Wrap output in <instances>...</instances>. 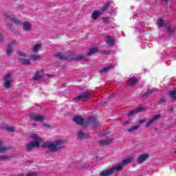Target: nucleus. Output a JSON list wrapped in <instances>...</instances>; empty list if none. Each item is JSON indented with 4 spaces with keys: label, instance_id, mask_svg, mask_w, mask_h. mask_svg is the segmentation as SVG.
Wrapping results in <instances>:
<instances>
[{
    "label": "nucleus",
    "instance_id": "37",
    "mask_svg": "<svg viewBox=\"0 0 176 176\" xmlns=\"http://www.w3.org/2000/svg\"><path fill=\"white\" fill-rule=\"evenodd\" d=\"M18 54H19L20 56H23V57H26V54H25V53H23V52H18Z\"/></svg>",
    "mask_w": 176,
    "mask_h": 176
},
{
    "label": "nucleus",
    "instance_id": "35",
    "mask_svg": "<svg viewBox=\"0 0 176 176\" xmlns=\"http://www.w3.org/2000/svg\"><path fill=\"white\" fill-rule=\"evenodd\" d=\"M168 32L169 34H173L174 32V28L168 27Z\"/></svg>",
    "mask_w": 176,
    "mask_h": 176
},
{
    "label": "nucleus",
    "instance_id": "7",
    "mask_svg": "<svg viewBox=\"0 0 176 176\" xmlns=\"http://www.w3.org/2000/svg\"><path fill=\"white\" fill-rule=\"evenodd\" d=\"M113 141V139L111 138H107L106 139L100 140L99 141V144L101 145V146H105V145H109V144H112Z\"/></svg>",
    "mask_w": 176,
    "mask_h": 176
},
{
    "label": "nucleus",
    "instance_id": "4",
    "mask_svg": "<svg viewBox=\"0 0 176 176\" xmlns=\"http://www.w3.org/2000/svg\"><path fill=\"white\" fill-rule=\"evenodd\" d=\"M120 170H122V166L117 165L116 166H113L107 170H103V171L100 172V176L112 175V174H113V173H115V171H120Z\"/></svg>",
    "mask_w": 176,
    "mask_h": 176
},
{
    "label": "nucleus",
    "instance_id": "13",
    "mask_svg": "<svg viewBox=\"0 0 176 176\" xmlns=\"http://www.w3.org/2000/svg\"><path fill=\"white\" fill-rule=\"evenodd\" d=\"M142 111H145V108L144 107H139L135 110H133L131 111H130L128 113V116H133V115H135V113H137V112H142Z\"/></svg>",
    "mask_w": 176,
    "mask_h": 176
},
{
    "label": "nucleus",
    "instance_id": "40",
    "mask_svg": "<svg viewBox=\"0 0 176 176\" xmlns=\"http://www.w3.org/2000/svg\"><path fill=\"white\" fill-rule=\"evenodd\" d=\"M99 135H107V134L106 133H100Z\"/></svg>",
    "mask_w": 176,
    "mask_h": 176
},
{
    "label": "nucleus",
    "instance_id": "24",
    "mask_svg": "<svg viewBox=\"0 0 176 176\" xmlns=\"http://www.w3.org/2000/svg\"><path fill=\"white\" fill-rule=\"evenodd\" d=\"M78 140H82V138H86V134L85 133H78L77 135Z\"/></svg>",
    "mask_w": 176,
    "mask_h": 176
},
{
    "label": "nucleus",
    "instance_id": "10",
    "mask_svg": "<svg viewBox=\"0 0 176 176\" xmlns=\"http://www.w3.org/2000/svg\"><path fill=\"white\" fill-rule=\"evenodd\" d=\"M157 119H160V114L153 116L152 118L146 123V127H149V126L153 124V123H155V120H157Z\"/></svg>",
    "mask_w": 176,
    "mask_h": 176
},
{
    "label": "nucleus",
    "instance_id": "9",
    "mask_svg": "<svg viewBox=\"0 0 176 176\" xmlns=\"http://www.w3.org/2000/svg\"><path fill=\"white\" fill-rule=\"evenodd\" d=\"M149 159V155L148 154H143L139 156V157L137 158L136 162L138 163H144V162L148 160Z\"/></svg>",
    "mask_w": 176,
    "mask_h": 176
},
{
    "label": "nucleus",
    "instance_id": "38",
    "mask_svg": "<svg viewBox=\"0 0 176 176\" xmlns=\"http://www.w3.org/2000/svg\"><path fill=\"white\" fill-rule=\"evenodd\" d=\"M44 127H50V124H43Z\"/></svg>",
    "mask_w": 176,
    "mask_h": 176
},
{
    "label": "nucleus",
    "instance_id": "23",
    "mask_svg": "<svg viewBox=\"0 0 176 176\" xmlns=\"http://www.w3.org/2000/svg\"><path fill=\"white\" fill-rule=\"evenodd\" d=\"M128 83H129V86H134V85H135V83H137V79H135V78H131L129 80Z\"/></svg>",
    "mask_w": 176,
    "mask_h": 176
},
{
    "label": "nucleus",
    "instance_id": "3",
    "mask_svg": "<svg viewBox=\"0 0 176 176\" xmlns=\"http://www.w3.org/2000/svg\"><path fill=\"white\" fill-rule=\"evenodd\" d=\"M3 87H6V89H10L13 85V74H12V73L6 74L3 77Z\"/></svg>",
    "mask_w": 176,
    "mask_h": 176
},
{
    "label": "nucleus",
    "instance_id": "32",
    "mask_svg": "<svg viewBox=\"0 0 176 176\" xmlns=\"http://www.w3.org/2000/svg\"><path fill=\"white\" fill-rule=\"evenodd\" d=\"M10 19L11 20H12V21H13L14 23H16V25H18V24L20 23V21H19V20L14 19V17H13V16H10Z\"/></svg>",
    "mask_w": 176,
    "mask_h": 176
},
{
    "label": "nucleus",
    "instance_id": "17",
    "mask_svg": "<svg viewBox=\"0 0 176 176\" xmlns=\"http://www.w3.org/2000/svg\"><path fill=\"white\" fill-rule=\"evenodd\" d=\"M89 98L88 94L82 93L77 97V100H82V101H86Z\"/></svg>",
    "mask_w": 176,
    "mask_h": 176
},
{
    "label": "nucleus",
    "instance_id": "11",
    "mask_svg": "<svg viewBox=\"0 0 176 176\" xmlns=\"http://www.w3.org/2000/svg\"><path fill=\"white\" fill-rule=\"evenodd\" d=\"M13 46H16V41H12L8 44V47L7 48V54L8 56H10V54H12V52H13L12 47H13Z\"/></svg>",
    "mask_w": 176,
    "mask_h": 176
},
{
    "label": "nucleus",
    "instance_id": "28",
    "mask_svg": "<svg viewBox=\"0 0 176 176\" xmlns=\"http://www.w3.org/2000/svg\"><path fill=\"white\" fill-rule=\"evenodd\" d=\"M157 24L159 27H163V25H164V21H163V19H159L157 20Z\"/></svg>",
    "mask_w": 176,
    "mask_h": 176
},
{
    "label": "nucleus",
    "instance_id": "14",
    "mask_svg": "<svg viewBox=\"0 0 176 176\" xmlns=\"http://www.w3.org/2000/svg\"><path fill=\"white\" fill-rule=\"evenodd\" d=\"M106 43L109 46H113V45H115V39L111 38V36H107L106 37Z\"/></svg>",
    "mask_w": 176,
    "mask_h": 176
},
{
    "label": "nucleus",
    "instance_id": "6",
    "mask_svg": "<svg viewBox=\"0 0 176 176\" xmlns=\"http://www.w3.org/2000/svg\"><path fill=\"white\" fill-rule=\"evenodd\" d=\"M31 119L34 122H43L45 117L37 113H32L31 115Z\"/></svg>",
    "mask_w": 176,
    "mask_h": 176
},
{
    "label": "nucleus",
    "instance_id": "42",
    "mask_svg": "<svg viewBox=\"0 0 176 176\" xmlns=\"http://www.w3.org/2000/svg\"><path fill=\"white\" fill-rule=\"evenodd\" d=\"M175 153H176V150H175Z\"/></svg>",
    "mask_w": 176,
    "mask_h": 176
},
{
    "label": "nucleus",
    "instance_id": "30",
    "mask_svg": "<svg viewBox=\"0 0 176 176\" xmlns=\"http://www.w3.org/2000/svg\"><path fill=\"white\" fill-rule=\"evenodd\" d=\"M41 47V44H36L33 47V52H38L39 50V48Z\"/></svg>",
    "mask_w": 176,
    "mask_h": 176
},
{
    "label": "nucleus",
    "instance_id": "19",
    "mask_svg": "<svg viewBox=\"0 0 176 176\" xmlns=\"http://www.w3.org/2000/svg\"><path fill=\"white\" fill-rule=\"evenodd\" d=\"M23 29L25 31H30L31 30V24L28 22H25L23 23Z\"/></svg>",
    "mask_w": 176,
    "mask_h": 176
},
{
    "label": "nucleus",
    "instance_id": "33",
    "mask_svg": "<svg viewBox=\"0 0 176 176\" xmlns=\"http://www.w3.org/2000/svg\"><path fill=\"white\" fill-rule=\"evenodd\" d=\"M56 57H58V58H60V60H65V58H67L65 56H64V55L61 54H57Z\"/></svg>",
    "mask_w": 176,
    "mask_h": 176
},
{
    "label": "nucleus",
    "instance_id": "8",
    "mask_svg": "<svg viewBox=\"0 0 176 176\" xmlns=\"http://www.w3.org/2000/svg\"><path fill=\"white\" fill-rule=\"evenodd\" d=\"M10 149H12L11 146H6L3 142L0 141V153H6V152L10 151Z\"/></svg>",
    "mask_w": 176,
    "mask_h": 176
},
{
    "label": "nucleus",
    "instance_id": "29",
    "mask_svg": "<svg viewBox=\"0 0 176 176\" xmlns=\"http://www.w3.org/2000/svg\"><path fill=\"white\" fill-rule=\"evenodd\" d=\"M112 67V65H109V67L103 68V69L100 70L101 74H104V72H107L109 69H111Z\"/></svg>",
    "mask_w": 176,
    "mask_h": 176
},
{
    "label": "nucleus",
    "instance_id": "18",
    "mask_svg": "<svg viewBox=\"0 0 176 176\" xmlns=\"http://www.w3.org/2000/svg\"><path fill=\"white\" fill-rule=\"evenodd\" d=\"M12 155H0V162H2V160H9V159H12Z\"/></svg>",
    "mask_w": 176,
    "mask_h": 176
},
{
    "label": "nucleus",
    "instance_id": "39",
    "mask_svg": "<svg viewBox=\"0 0 176 176\" xmlns=\"http://www.w3.org/2000/svg\"><path fill=\"white\" fill-rule=\"evenodd\" d=\"M144 122H145V120H140L139 121V123H140V124H141L142 123H144Z\"/></svg>",
    "mask_w": 176,
    "mask_h": 176
},
{
    "label": "nucleus",
    "instance_id": "16",
    "mask_svg": "<svg viewBox=\"0 0 176 176\" xmlns=\"http://www.w3.org/2000/svg\"><path fill=\"white\" fill-rule=\"evenodd\" d=\"M131 160H132L131 157L124 159L121 162V164H118V166H121L122 168H123V166H126V164H129V163H131Z\"/></svg>",
    "mask_w": 176,
    "mask_h": 176
},
{
    "label": "nucleus",
    "instance_id": "1",
    "mask_svg": "<svg viewBox=\"0 0 176 176\" xmlns=\"http://www.w3.org/2000/svg\"><path fill=\"white\" fill-rule=\"evenodd\" d=\"M63 144H65V140H59L55 142H45L41 145V148H47L49 150L45 151V153H50V152H57L58 149H62Z\"/></svg>",
    "mask_w": 176,
    "mask_h": 176
},
{
    "label": "nucleus",
    "instance_id": "25",
    "mask_svg": "<svg viewBox=\"0 0 176 176\" xmlns=\"http://www.w3.org/2000/svg\"><path fill=\"white\" fill-rule=\"evenodd\" d=\"M169 96L173 100H176V91H171Z\"/></svg>",
    "mask_w": 176,
    "mask_h": 176
},
{
    "label": "nucleus",
    "instance_id": "22",
    "mask_svg": "<svg viewBox=\"0 0 176 176\" xmlns=\"http://www.w3.org/2000/svg\"><path fill=\"white\" fill-rule=\"evenodd\" d=\"M98 49L94 47L89 50V51L87 52V56H91V54H94V53L98 52Z\"/></svg>",
    "mask_w": 176,
    "mask_h": 176
},
{
    "label": "nucleus",
    "instance_id": "26",
    "mask_svg": "<svg viewBox=\"0 0 176 176\" xmlns=\"http://www.w3.org/2000/svg\"><path fill=\"white\" fill-rule=\"evenodd\" d=\"M42 76V72H38L34 77V80H36L38 79H39V78H41Z\"/></svg>",
    "mask_w": 176,
    "mask_h": 176
},
{
    "label": "nucleus",
    "instance_id": "21",
    "mask_svg": "<svg viewBox=\"0 0 176 176\" xmlns=\"http://www.w3.org/2000/svg\"><path fill=\"white\" fill-rule=\"evenodd\" d=\"M30 138H32V140H36V141H38L40 143L42 142V139L38 137L35 133L31 134Z\"/></svg>",
    "mask_w": 176,
    "mask_h": 176
},
{
    "label": "nucleus",
    "instance_id": "20",
    "mask_svg": "<svg viewBox=\"0 0 176 176\" xmlns=\"http://www.w3.org/2000/svg\"><path fill=\"white\" fill-rule=\"evenodd\" d=\"M19 63H21V64H30L31 61L29 59H27L25 58H21Z\"/></svg>",
    "mask_w": 176,
    "mask_h": 176
},
{
    "label": "nucleus",
    "instance_id": "34",
    "mask_svg": "<svg viewBox=\"0 0 176 176\" xmlns=\"http://www.w3.org/2000/svg\"><path fill=\"white\" fill-rule=\"evenodd\" d=\"M110 3H107L106 6H104L101 8L102 12H105L107 9H108V7L109 6Z\"/></svg>",
    "mask_w": 176,
    "mask_h": 176
},
{
    "label": "nucleus",
    "instance_id": "36",
    "mask_svg": "<svg viewBox=\"0 0 176 176\" xmlns=\"http://www.w3.org/2000/svg\"><path fill=\"white\" fill-rule=\"evenodd\" d=\"M38 175V174H36V173H31V172H30V173H27V176H37Z\"/></svg>",
    "mask_w": 176,
    "mask_h": 176
},
{
    "label": "nucleus",
    "instance_id": "2",
    "mask_svg": "<svg viewBox=\"0 0 176 176\" xmlns=\"http://www.w3.org/2000/svg\"><path fill=\"white\" fill-rule=\"evenodd\" d=\"M74 121L77 123V124H81L83 127H86V124H87L89 127H97V124H98V121L96 118H89L84 121L80 116H76L74 118Z\"/></svg>",
    "mask_w": 176,
    "mask_h": 176
},
{
    "label": "nucleus",
    "instance_id": "5",
    "mask_svg": "<svg viewBox=\"0 0 176 176\" xmlns=\"http://www.w3.org/2000/svg\"><path fill=\"white\" fill-rule=\"evenodd\" d=\"M39 141H33L32 142H29L26 144V149L28 152L35 149V148H39L40 145Z\"/></svg>",
    "mask_w": 176,
    "mask_h": 176
},
{
    "label": "nucleus",
    "instance_id": "31",
    "mask_svg": "<svg viewBox=\"0 0 176 176\" xmlns=\"http://www.w3.org/2000/svg\"><path fill=\"white\" fill-rule=\"evenodd\" d=\"M30 58L33 60H39V58H41V56H39L38 55H32V56H30Z\"/></svg>",
    "mask_w": 176,
    "mask_h": 176
},
{
    "label": "nucleus",
    "instance_id": "15",
    "mask_svg": "<svg viewBox=\"0 0 176 176\" xmlns=\"http://www.w3.org/2000/svg\"><path fill=\"white\" fill-rule=\"evenodd\" d=\"M101 11L100 10H95L94 13L91 14V18L93 20H97L100 16H101Z\"/></svg>",
    "mask_w": 176,
    "mask_h": 176
},
{
    "label": "nucleus",
    "instance_id": "12",
    "mask_svg": "<svg viewBox=\"0 0 176 176\" xmlns=\"http://www.w3.org/2000/svg\"><path fill=\"white\" fill-rule=\"evenodd\" d=\"M2 127L4 130L11 133H14V131H16V128L13 126L3 124Z\"/></svg>",
    "mask_w": 176,
    "mask_h": 176
},
{
    "label": "nucleus",
    "instance_id": "27",
    "mask_svg": "<svg viewBox=\"0 0 176 176\" xmlns=\"http://www.w3.org/2000/svg\"><path fill=\"white\" fill-rule=\"evenodd\" d=\"M138 129H140V125H135L132 128L129 129L128 131H135V130H138Z\"/></svg>",
    "mask_w": 176,
    "mask_h": 176
},
{
    "label": "nucleus",
    "instance_id": "41",
    "mask_svg": "<svg viewBox=\"0 0 176 176\" xmlns=\"http://www.w3.org/2000/svg\"><path fill=\"white\" fill-rule=\"evenodd\" d=\"M162 1H164V2H167V0H162Z\"/></svg>",
    "mask_w": 176,
    "mask_h": 176
}]
</instances>
